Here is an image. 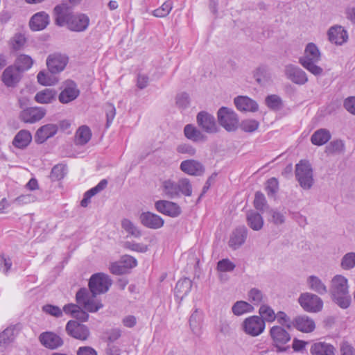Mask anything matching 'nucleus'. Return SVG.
<instances>
[{"label": "nucleus", "mask_w": 355, "mask_h": 355, "mask_svg": "<svg viewBox=\"0 0 355 355\" xmlns=\"http://www.w3.org/2000/svg\"><path fill=\"white\" fill-rule=\"evenodd\" d=\"M67 334L71 337L80 340H86L89 337V328L75 320H69L65 327Z\"/></svg>", "instance_id": "9b49d317"}, {"label": "nucleus", "mask_w": 355, "mask_h": 355, "mask_svg": "<svg viewBox=\"0 0 355 355\" xmlns=\"http://www.w3.org/2000/svg\"><path fill=\"white\" fill-rule=\"evenodd\" d=\"M37 78L38 83L43 85H51L58 82L55 78H52L44 71H40L37 76Z\"/></svg>", "instance_id": "13d9d810"}, {"label": "nucleus", "mask_w": 355, "mask_h": 355, "mask_svg": "<svg viewBox=\"0 0 355 355\" xmlns=\"http://www.w3.org/2000/svg\"><path fill=\"white\" fill-rule=\"evenodd\" d=\"M279 189V182L275 178H270L266 186V190L268 196H274Z\"/></svg>", "instance_id": "bf43d9fd"}, {"label": "nucleus", "mask_w": 355, "mask_h": 355, "mask_svg": "<svg viewBox=\"0 0 355 355\" xmlns=\"http://www.w3.org/2000/svg\"><path fill=\"white\" fill-rule=\"evenodd\" d=\"M248 297L249 301L254 305H258L263 302L264 295L261 291L258 288H251L248 293Z\"/></svg>", "instance_id": "864d4df0"}, {"label": "nucleus", "mask_w": 355, "mask_h": 355, "mask_svg": "<svg viewBox=\"0 0 355 355\" xmlns=\"http://www.w3.org/2000/svg\"><path fill=\"white\" fill-rule=\"evenodd\" d=\"M270 336L272 339L274 346L277 348V352H284L286 350L284 345L291 338L286 330L281 326H273L270 329Z\"/></svg>", "instance_id": "1a4fd4ad"}, {"label": "nucleus", "mask_w": 355, "mask_h": 355, "mask_svg": "<svg viewBox=\"0 0 355 355\" xmlns=\"http://www.w3.org/2000/svg\"><path fill=\"white\" fill-rule=\"evenodd\" d=\"M25 36L21 33H16L10 40V44L15 51H19L23 48L26 44Z\"/></svg>", "instance_id": "6e6d98bb"}, {"label": "nucleus", "mask_w": 355, "mask_h": 355, "mask_svg": "<svg viewBox=\"0 0 355 355\" xmlns=\"http://www.w3.org/2000/svg\"><path fill=\"white\" fill-rule=\"evenodd\" d=\"M139 218L143 225L150 229L161 228L164 223L162 217L149 211L141 214Z\"/></svg>", "instance_id": "6ab92c4d"}, {"label": "nucleus", "mask_w": 355, "mask_h": 355, "mask_svg": "<svg viewBox=\"0 0 355 355\" xmlns=\"http://www.w3.org/2000/svg\"><path fill=\"white\" fill-rule=\"evenodd\" d=\"M331 139L330 132L324 128H320L311 135V141L315 146H322Z\"/></svg>", "instance_id": "72a5a7b5"}, {"label": "nucleus", "mask_w": 355, "mask_h": 355, "mask_svg": "<svg viewBox=\"0 0 355 355\" xmlns=\"http://www.w3.org/2000/svg\"><path fill=\"white\" fill-rule=\"evenodd\" d=\"M80 94L76 83L72 80H67L64 84L63 90L60 92L58 99L62 103H68L75 100Z\"/></svg>", "instance_id": "2eb2a0df"}, {"label": "nucleus", "mask_w": 355, "mask_h": 355, "mask_svg": "<svg viewBox=\"0 0 355 355\" xmlns=\"http://www.w3.org/2000/svg\"><path fill=\"white\" fill-rule=\"evenodd\" d=\"M137 264V260L129 255L123 256L119 261L112 263L110 266V272L116 275L125 274L135 268Z\"/></svg>", "instance_id": "f8f14e48"}, {"label": "nucleus", "mask_w": 355, "mask_h": 355, "mask_svg": "<svg viewBox=\"0 0 355 355\" xmlns=\"http://www.w3.org/2000/svg\"><path fill=\"white\" fill-rule=\"evenodd\" d=\"M218 122L227 131H235L239 127V119L235 112H218Z\"/></svg>", "instance_id": "a211bd4d"}, {"label": "nucleus", "mask_w": 355, "mask_h": 355, "mask_svg": "<svg viewBox=\"0 0 355 355\" xmlns=\"http://www.w3.org/2000/svg\"><path fill=\"white\" fill-rule=\"evenodd\" d=\"M49 23V16L45 12L35 14L29 21V26L33 31L44 29Z\"/></svg>", "instance_id": "393cba45"}, {"label": "nucleus", "mask_w": 355, "mask_h": 355, "mask_svg": "<svg viewBox=\"0 0 355 355\" xmlns=\"http://www.w3.org/2000/svg\"><path fill=\"white\" fill-rule=\"evenodd\" d=\"M196 119L198 126L205 132L212 135L219 132L217 121L209 112H198Z\"/></svg>", "instance_id": "9d476101"}, {"label": "nucleus", "mask_w": 355, "mask_h": 355, "mask_svg": "<svg viewBox=\"0 0 355 355\" xmlns=\"http://www.w3.org/2000/svg\"><path fill=\"white\" fill-rule=\"evenodd\" d=\"M180 169L185 173L190 175H201L204 173L203 166L198 161L188 159L182 162Z\"/></svg>", "instance_id": "b1692460"}, {"label": "nucleus", "mask_w": 355, "mask_h": 355, "mask_svg": "<svg viewBox=\"0 0 355 355\" xmlns=\"http://www.w3.org/2000/svg\"><path fill=\"white\" fill-rule=\"evenodd\" d=\"M107 185V181L105 179H103L99 182V183L94 187L88 190L84 194V197L80 202V205L83 207H86L88 204L90 202V199L92 196H95L100 191H103Z\"/></svg>", "instance_id": "473e14b6"}, {"label": "nucleus", "mask_w": 355, "mask_h": 355, "mask_svg": "<svg viewBox=\"0 0 355 355\" xmlns=\"http://www.w3.org/2000/svg\"><path fill=\"white\" fill-rule=\"evenodd\" d=\"M112 284L109 276L103 273L93 275L89 282L90 293L86 288H80L76 293V301L85 310L95 313L103 305L101 302L95 298L98 294L106 293Z\"/></svg>", "instance_id": "f257e3e1"}, {"label": "nucleus", "mask_w": 355, "mask_h": 355, "mask_svg": "<svg viewBox=\"0 0 355 355\" xmlns=\"http://www.w3.org/2000/svg\"><path fill=\"white\" fill-rule=\"evenodd\" d=\"M58 132V127L54 124H46L40 127L35 135V141L37 144H42L48 139L53 137Z\"/></svg>", "instance_id": "412c9836"}, {"label": "nucleus", "mask_w": 355, "mask_h": 355, "mask_svg": "<svg viewBox=\"0 0 355 355\" xmlns=\"http://www.w3.org/2000/svg\"><path fill=\"white\" fill-rule=\"evenodd\" d=\"M23 73L12 64L7 67L3 71L1 80L7 87L14 88L20 82Z\"/></svg>", "instance_id": "ddd939ff"}, {"label": "nucleus", "mask_w": 355, "mask_h": 355, "mask_svg": "<svg viewBox=\"0 0 355 355\" xmlns=\"http://www.w3.org/2000/svg\"><path fill=\"white\" fill-rule=\"evenodd\" d=\"M241 329L246 335L257 337L264 331L266 324L259 316L251 315L242 322Z\"/></svg>", "instance_id": "0eeeda50"}, {"label": "nucleus", "mask_w": 355, "mask_h": 355, "mask_svg": "<svg viewBox=\"0 0 355 355\" xmlns=\"http://www.w3.org/2000/svg\"><path fill=\"white\" fill-rule=\"evenodd\" d=\"M32 141V135L28 130H21L17 132L12 140V145L20 149L26 148Z\"/></svg>", "instance_id": "7c9ffc66"}, {"label": "nucleus", "mask_w": 355, "mask_h": 355, "mask_svg": "<svg viewBox=\"0 0 355 355\" xmlns=\"http://www.w3.org/2000/svg\"><path fill=\"white\" fill-rule=\"evenodd\" d=\"M259 318H262L263 322H272L276 320L275 311L268 304H261L259 309Z\"/></svg>", "instance_id": "a19ab883"}, {"label": "nucleus", "mask_w": 355, "mask_h": 355, "mask_svg": "<svg viewBox=\"0 0 355 355\" xmlns=\"http://www.w3.org/2000/svg\"><path fill=\"white\" fill-rule=\"evenodd\" d=\"M344 149L345 144L340 139L334 140L326 146V152L329 154L341 153Z\"/></svg>", "instance_id": "09e8293b"}, {"label": "nucleus", "mask_w": 355, "mask_h": 355, "mask_svg": "<svg viewBox=\"0 0 355 355\" xmlns=\"http://www.w3.org/2000/svg\"><path fill=\"white\" fill-rule=\"evenodd\" d=\"M159 190L167 198L173 199L180 194L189 197L192 194V185L189 180L185 178L180 179L177 182L167 179L162 181Z\"/></svg>", "instance_id": "20e7f679"}, {"label": "nucleus", "mask_w": 355, "mask_h": 355, "mask_svg": "<svg viewBox=\"0 0 355 355\" xmlns=\"http://www.w3.org/2000/svg\"><path fill=\"white\" fill-rule=\"evenodd\" d=\"M330 293L333 300L342 309L347 308L351 302L349 294L347 279L341 275H336L331 280Z\"/></svg>", "instance_id": "7ed1b4c3"}, {"label": "nucleus", "mask_w": 355, "mask_h": 355, "mask_svg": "<svg viewBox=\"0 0 355 355\" xmlns=\"http://www.w3.org/2000/svg\"><path fill=\"white\" fill-rule=\"evenodd\" d=\"M236 268V265L229 259H223L217 263V270L220 272H232Z\"/></svg>", "instance_id": "4d7b16f0"}, {"label": "nucleus", "mask_w": 355, "mask_h": 355, "mask_svg": "<svg viewBox=\"0 0 355 355\" xmlns=\"http://www.w3.org/2000/svg\"><path fill=\"white\" fill-rule=\"evenodd\" d=\"M67 173V166L63 164H58L52 168L50 178L52 181H58L64 178Z\"/></svg>", "instance_id": "a18cd8bd"}, {"label": "nucleus", "mask_w": 355, "mask_h": 355, "mask_svg": "<svg viewBox=\"0 0 355 355\" xmlns=\"http://www.w3.org/2000/svg\"><path fill=\"white\" fill-rule=\"evenodd\" d=\"M308 288L320 295H324L327 293V286L323 281L316 275H310L306 279Z\"/></svg>", "instance_id": "c85d7f7f"}, {"label": "nucleus", "mask_w": 355, "mask_h": 355, "mask_svg": "<svg viewBox=\"0 0 355 355\" xmlns=\"http://www.w3.org/2000/svg\"><path fill=\"white\" fill-rule=\"evenodd\" d=\"M328 37L331 42L337 45H342L347 42L348 35L342 26H335L328 31Z\"/></svg>", "instance_id": "5701e85b"}, {"label": "nucleus", "mask_w": 355, "mask_h": 355, "mask_svg": "<svg viewBox=\"0 0 355 355\" xmlns=\"http://www.w3.org/2000/svg\"><path fill=\"white\" fill-rule=\"evenodd\" d=\"M320 59L321 53L318 48L311 42L306 45L304 55L300 58L299 62L304 69L317 76L323 73V69L317 64Z\"/></svg>", "instance_id": "39448f33"}, {"label": "nucleus", "mask_w": 355, "mask_h": 355, "mask_svg": "<svg viewBox=\"0 0 355 355\" xmlns=\"http://www.w3.org/2000/svg\"><path fill=\"white\" fill-rule=\"evenodd\" d=\"M266 205V200L264 195L260 191L256 192L254 200V207L257 209L261 211L263 209Z\"/></svg>", "instance_id": "e2e57ef3"}, {"label": "nucleus", "mask_w": 355, "mask_h": 355, "mask_svg": "<svg viewBox=\"0 0 355 355\" xmlns=\"http://www.w3.org/2000/svg\"><path fill=\"white\" fill-rule=\"evenodd\" d=\"M276 320L280 325L285 326L287 328H291L293 326V322L291 321V318L284 311H278L276 313Z\"/></svg>", "instance_id": "680f3d73"}, {"label": "nucleus", "mask_w": 355, "mask_h": 355, "mask_svg": "<svg viewBox=\"0 0 355 355\" xmlns=\"http://www.w3.org/2000/svg\"><path fill=\"white\" fill-rule=\"evenodd\" d=\"M341 355H355V349L347 341H343L340 344Z\"/></svg>", "instance_id": "774afa93"}, {"label": "nucleus", "mask_w": 355, "mask_h": 355, "mask_svg": "<svg viewBox=\"0 0 355 355\" xmlns=\"http://www.w3.org/2000/svg\"><path fill=\"white\" fill-rule=\"evenodd\" d=\"M234 103L239 111H257V103L247 96H238L234 99Z\"/></svg>", "instance_id": "4be33fe9"}, {"label": "nucleus", "mask_w": 355, "mask_h": 355, "mask_svg": "<svg viewBox=\"0 0 355 355\" xmlns=\"http://www.w3.org/2000/svg\"><path fill=\"white\" fill-rule=\"evenodd\" d=\"M42 310L46 313L57 318L62 315V311L57 306L46 304L42 307Z\"/></svg>", "instance_id": "0e129e2a"}, {"label": "nucleus", "mask_w": 355, "mask_h": 355, "mask_svg": "<svg viewBox=\"0 0 355 355\" xmlns=\"http://www.w3.org/2000/svg\"><path fill=\"white\" fill-rule=\"evenodd\" d=\"M41 343L46 348L51 349H57L63 345V340L53 332H44L39 337Z\"/></svg>", "instance_id": "aec40b11"}, {"label": "nucleus", "mask_w": 355, "mask_h": 355, "mask_svg": "<svg viewBox=\"0 0 355 355\" xmlns=\"http://www.w3.org/2000/svg\"><path fill=\"white\" fill-rule=\"evenodd\" d=\"M293 327L300 331L309 333L315 329V324L311 318L304 315L295 318Z\"/></svg>", "instance_id": "bb28decb"}, {"label": "nucleus", "mask_w": 355, "mask_h": 355, "mask_svg": "<svg viewBox=\"0 0 355 355\" xmlns=\"http://www.w3.org/2000/svg\"><path fill=\"white\" fill-rule=\"evenodd\" d=\"M248 230L245 227H239L236 228L232 234L229 245L232 249H237L243 245L246 239Z\"/></svg>", "instance_id": "cd10ccee"}, {"label": "nucleus", "mask_w": 355, "mask_h": 355, "mask_svg": "<svg viewBox=\"0 0 355 355\" xmlns=\"http://www.w3.org/2000/svg\"><path fill=\"white\" fill-rule=\"evenodd\" d=\"M192 281L189 278H184L179 280L175 288V295L177 297L182 300L191 291Z\"/></svg>", "instance_id": "2f4dec72"}, {"label": "nucleus", "mask_w": 355, "mask_h": 355, "mask_svg": "<svg viewBox=\"0 0 355 355\" xmlns=\"http://www.w3.org/2000/svg\"><path fill=\"white\" fill-rule=\"evenodd\" d=\"M15 338V329L14 327L6 328L0 334V349L6 348Z\"/></svg>", "instance_id": "4c0bfd02"}, {"label": "nucleus", "mask_w": 355, "mask_h": 355, "mask_svg": "<svg viewBox=\"0 0 355 355\" xmlns=\"http://www.w3.org/2000/svg\"><path fill=\"white\" fill-rule=\"evenodd\" d=\"M56 92L53 89L46 88L37 93L35 99L40 103H50L55 100Z\"/></svg>", "instance_id": "ea45409f"}, {"label": "nucleus", "mask_w": 355, "mask_h": 355, "mask_svg": "<svg viewBox=\"0 0 355 355\" xmlns=\"http://www.w3.org/2000/svg\"><path fill=\"white\" fill-rule=\"evenodd\" d=\"M285 75L293 83L302 85L308 82V76L301 68L293 64L286 65Z\"/></svg>", "instance_id": "4468645a"}, {"label": "nucleus", "mask_w": 355, "mask_h": 355, "mask_svg": "<svg viewBox=\"0 0 355 355\" xmlns=\"http://www.w3.org/2000/svg\"><path fill=\"white\" fill-rule=\"evenodd\" d=\"M265 103L270 110H279L284 108V103L281 97L275 94L268 95L265 98Z\"/></svg>", "instance_id": "37998d69"}, {"label": "nucleus", "mask_w": 355, "mask_h": 355, "mask_svg": "<svg viewBox=\"0 0 355 355\" xmlns=\"http://www.w3.org/2000/svg\"><path fill=\"white\" fill-rule=\"evenodd\" d=\"M155 207L157 211L171 217H177L181 213L178 205L168 200H159L155 202Z\"/></svg>", "instance_id": "f3484780"}, {"label": "nucleus", "mask_w": 355, "mask_h": 355, "mask_svg": "<svg viewBox=\"0 0 355 355\" xmlns=\"http://www.w3.org/2000/svg\"><path fill=\"white\" fill-rule=\"evenodd\" d=\"M189 324L194 334L199 336L201 334L202 315L198 310H195L191 314Z\"/></svg>", "instance_id": "79ce46f5"}, {"label": "nucleus", "mask_w": 355, "mask_h": 355, "mask_svg": "<svg viewBox=\"0 0 355 355\" xmlns=\"http://www.w3.org/2000/svg\"><path fill=\"white\" fill-rule=\"evenodd\" d=\"M267 70L265 67H257L253 73V76L256 79L257 82L259 84H262V83L265 80L266 76Z\"/></svg>", "instance_id": "338daca9"}, {"label": "nucleus", "mask_w": 355, "mask_h": 355, "mask_svg": "<svg viewBox=\"0 0 355 355\" xmlns=\"http://www.w3.org/2000/svg\"><path fill=\"white\" fill-rule=\"evenodd\" d=\"M239 126L243 132L252 133L258 129L259 123L254 119H245L242 121Z\"/></svg>", "instance_id": "3c124183"}, {"label": "nucleus", "mask_w": 355, "mask_h": 355, "mask_svg": "<svg viewBox=\"0 0 355 355\" xmlns=\"http://www.w3.org/2000/svg\"><path fill=\"white\" fill-rule=\"evenodd\" d=\"M248 226L254 231L260 230L263 225V219L260 214L251 211L247 214Z\"/></svg>", "instance_id": "c9c22d12"}, {"label": "nucleus", "mask_w": 355, "mask_h": 355, "mask_svg": "<svg viewBox=\"0 0 355 355\" xmlns=\"http://www.w3.org/2000/svg\"><path fill=\"white\" fill-rule=\"evenodd\" d=\"M335 347L326 342H316L311 345L310 354L311 355H336Z\"/></svg>", "instance_id": "a878e982"}, {"label": "nucleus", "mask_w": 355, "mask_h": 355, "mask_svg": "<svg viewBox=\"0 0 355 355\" xmlns=\"http://www.w3.org/2000/svg\"><path fill=\"white\" fill-rule=\"evenodd\" d=\"M53 13L56 25L59 26L67 25L69 29L72 31H84L89 24V19L86 15L73 14L67 3L56 6L53 9Z\"/></svg>", "instance_id": "f03ea898"}, {"label": "nucleus", "mask_w": 355, "mask_h": 355, "mask_svg": "<svg viewBox=\"0 0 355 355\" xmlns=\"http://www.w3.org/2000/svg\"><path fill=\"white\" fill-rule=\"evenodd\" d=\"M68 62V58L64 55L55 53L48 56L46 65L51 73L61 72Z\"/></svg>", "instance_id": "dca6fc26"}, {"label": "nucleus", "mask_w": 355, "mask_h": 355, "mask_svg": "<svg viewBox=\"0 0 355 355\" xmlns=\"http://www.w3.org/2000/svg\"><path fill=\"white\" fill-rule=\"evenodd\" d=\"M92 132L87 125L80 126L76 132V143L79 145H85L90 140Z\"/></svg>", "instance_id": "58836bf2"}, {"label": "nucleus", "mask_w": 355, "mask_h": 355, "mask_svg": "<svg viewBox=\"0 0 355 355\" xmlns=\"http://www.w3.org/2000/svg\"><path fill=\"white\" fill-rule=\"evenodd\" d=\"M33 64V60L31 56L26 54H20L17 57L12 65L23 73L24 71L30 69Z\"/></svg>", "instance_id": "f704fd0d"}, {"label": "nucleus", "mask_w": 355, "mask_h": 355, "mask_svg": "<svg viewBox=\"0 0 355 355\" xmlns=\"http://www.w3.org/2000/svg\"><path fill=\"white\" fill-rule=\"evenodd\" d=\"M46 112H21L19 115L20 119L26 123H35L45 116Z\"/></svg>", "instance_id": "c03bdc74"}, {"label": "nucleus", "mask_w": 355, "mask_h": 355, "mask_svg": "<svg viewBox=\"0 0 355 355\" xmlns=\"http://www.w3.org/2000/svg\"><path fill=\"white\" fill-rule=\"evenodd\" d=\"M12 268V261L10 256L4 253L0 254V272L8 275Z\"/></svg>", "instance_id": "de8ad7c7"}, {"label": "nucleus", "mask_w": 355, "mask_h": 355, "mask_svg": "<svg viewBox=\"0 0 355 355\" xmlns=\"http://www.w3.org/2000/svg\"><path fill=\"white\" fill-rule=\"evenodd\" d=\"M191 100L189 94L184 92L177 94L175 96V105L178 109L186 110L190 106Z\"/></svg>", "instance_id": "49530a36"}, {"label": "nucleus", "mask_w": 355, "mask_h": 355, "mask_svg": "<svg viewBox=\"0 0 355 355\" xmlns=\"http://www.w3.org/2000/svg\"><path fill=\"white\" fill-rule=\"evenodd\" d=\"M295 178L300 187L310 189L314 184L313 171L311 164L306 160H301L295 166Z\"/></svg>", "instance_id": "423d86ee"}, {"label": "nucleus", "mask_w": 355, "mask_h": 355, "mask_svg": "<svg viewBox=\"0 0 355 355\" xmlns=\"http://www.w3.org/2000/svg\"><path fill=\"white\" fill-rule=\"evenodd\" d=\"M298 302L304 311L317 313L322 310L323 302L317 295L304 293L300 295Z\"/></svg>", "instance_id": "6e6552de"}, {"label": "nucleus", "mask_w": 355, "mask_h": 355, "mask_svg": "<svg viewBox=\"0 0 355 355\" xmlns=\"http://www.w3.org/2000/svg\"><path fill=\"white\" fill-rule=\"evenodd\" d=\"M253 311V306L243 300L236 302L232 306V312L236 316H241L243 314L251 313Z\"/></svg>", "instance_id": "e433bc0d"}, {"label": "nucleus", "mask_w": 355, "mask_h": 355, "mask_svg": "<svg viewBox=\"0 0 355 355\" xmlns=\"http://www.w3.org/2000/svg\"><path fill=\"white\" fill-rule=\"evenodd\" d=\"M121 226L126 232L136 238H138L141 235V232L129 219L124 218L122 220Z\"/></svg>", "instance_id": "8fccbe9b"}, {"label": "nucleus", "mask_w": 355, "mask_h": 355, "mask_svg": "<svg viewBox=\"0 0 355 355\" xmlns=\"http://www.w3.org/2000/svg\"><path fill=\"white\" fill-rule=\"evenodd\" d=\"M35 200V197L32 194H24L18 196L13 200V203L17 205H24L33 202Z\"/></svg>", "instance_id": "69168bd1"}, {"label": "nucleus", "mask_w": 355, "mask_h": 355, "mask_svg": "<svg viewBox=\"0 0 355 355\" xmlns=\"http://www.w3.org/2000/svg\"><path fill=\"white\" fill-rule=\"evenodd\" d=\"M173 8V2L170 0L165 1L160 8L153 11V15L157 17H164L167 16Z\"/></svg>", "instance_id": "5fc2aeb1"}, {"label": "nucleus", "mask_w": 355, "mask_h": 355, "mask_svg": "<svg viewBox=\"0 0 355 355\" xmlns=\"http://www.w3.org/2000/svg\"><path fill=\"white\" fill-rule=\"evenodd\" d=\"M340 266L343 270H350L355 266V252L345 254L340 261Z\"/></svg>", "instance_id": "603ef678"}, {"label": "nucleus", "mask_w": 355, "mask_h": 355, "mask_svg": "<svg viewBox=\"0 0 355 355\" xmlns=\"http://www.w3.org/2000/svg\"><path fill=\"white\" fill-rule=\"evenodd\" d=\"M270 218L269 220L275 225H279L284 223L285 216L284 214L277 209H270L269 211Z\"/></svg>", "instance_id": "052dcab7"}, {"label": "nucleus", "mask_w": 355, "mask_h": 355, "mask_svg": "<svg viewBox=\"0 0 355 355\" xmlns=\"http://www.w3.org/2000/svg\"><path fill=\"white\" fill-rule=\"evenodd\" d=\"M184 134L188 139L193 142H205L207 140V137L192 124L184 126Z\"/></svg>", "instance_id": "c756f323"}]
</instances>
